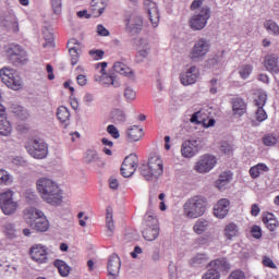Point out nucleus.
I'll list each match as a JSON object with an SVG mask.
<instances>
[{
    "label": "nucleus",
    "instance_id": "obj_1",
    "mask_svg": "<svg viewBox=\"0 0 279 279\" xmlns=\"http://www.w3.org/2000/svg\"><path fill=\"white\" fill-rule=\"evenodd\" d=\"M37 191L40 197L50 206H60L62 204V190L56 181L48 178H40L36 182Z\"/></svg>",
    "mask_w": 279,
    "mask_h": 279
},
{
    "label": "nucleus",
    "instance_id": "obj_2",
    "mask_svg": "<svg viewBox=\"0 0 279 279\" xmlns=\"http://www.w3.org/2000/svg\"><path fill=\"white\" fill-rule=\"evenodd\" d=\"M140 173L147 182H156L165 173L162 158L158 155L150 156L148 163L140 167Z\"/></svg>",
    "mask_w": 279,
    "mask_h": 279
},
{
    "label": "nucleus",
    "instance_id": "obj_3",
    "mask_svg": "<svg viewBox=\"0 0 279 279\" xmlns=\"http://www.w3.org/2000/svg\"><path fill=\"white\" fill-rule=\"evenodd\" d=\"M25 221L36 232H47L50 228L49 220L40 209L31 207L25 210Z\"/></svg>",
    "mask_w": 279,
    "mask_h": 279
},
{
    "label": "nucleus",
    "instance_id": "obj_4",
    "mask_svg": "<svg viewBox=\"0 0 279 279\" xmlns=\"http://www.w3.org/2000/svg\"><path fill=\"white\" fill-rule=\"evenodd\" d=\"M206 198L203 196H193L183 205V215L187 219H198L206 213Z\"/></svg>",
    "mask_w": 279,
    "mask_h": 279
},
{
    "label": "nucleus",
    "instance_id": "obj_5",
    "mask_svg": "<svg viewBox=\"0 0 279 279\" xmlns=\"http://www.w3.org/2000/svg\"><path fill=\"white\" fill-rule=\"evenodd\" d=\"M210 51V39L199 37L190 49L189 58L192 62H202Z\"/></svg>",
    "mask_w": 279,
    "mask_h": 279
},
{
    "label": "nucleus",
    "instance_id": "obj_6",
    "mask_svg": "<svg viewBox=\"0 0 279 279\" xmlns=\"http://www.w3.org/2000/svg\"><path fill=\"white\" fill-rule=\"evenodd\" d=\"M0 77L3 84L12 90H21L23 88V78L19 74H14L13 70L3 68L0 70Z\"/></svg>",
    "mask_w": 279,
    "mask_h": 279
},
{
    "label": "nucleus",
    "instance_id": "obj_7",
    "mask_svg": "<svg viewBox=\"0 0 279 279\" xmlns=\"http://www.w3.org/2000/svg\"><path fill=\"white\" fill-rule=\"evenodd\" d=\"M26 149L29 156H32V158H36L37 160L47 158V154H49V146L43 140H33L31 144L26 146Z\"/></svg>",
    "mask_w": 279,
    "mask_h": 279
},
{
    "label": "nucleus",
    "instance_id": "obj_8",
    "mask_svg": "<svg viewBox=\"0 0 279 279\" xmlns=\"http://www.w3.org/2000/svg\"><path fill=\"white\" fill-rule=\"evenodd\" d=\"M210 19V8L203 7L201 11L192 16L190 20V27L194 32H199L206 27Z\"/></svg>",
    "mask_w": 279,
    "mask_h": 279
},
{
    "label": "nucleus",
    "instance_id": "obj_9",
    "mask_svg": "<svg viewBox=\"0 0 279 279\" xmlns=\"http://www.w3.org/2000/svg\"><path fill=\"white\" fill-rule=\"evenodd\" d=\"M14 193L12 191H7L0 194V208L4 215H14L16 208H19V203L14 202Z\"/></svg>",
    "mask_w": 279,
    "mask_h": 279
},
{
    "label": "nucleus",
    "instance_id": "obj_10",
    "mask_svg": "<svg viewBox=\"0 0 279 279\" xmlns=\"http://www.w3.org/2000/svg\"><path fill=\"white\" fill-rule=\"evenodd\" d=\"M7 53L10 62H12L14 66H20V64H25V62H27V52H25L19 45H11L7 50Z\"/></svg>",
    "mask_w": 279,
    "mask_h": 279
},
{
    "label": "nucleus",
    "instance_id": "obj_11",
    "mask_svg": "<svg viewBox=\"0 0 279 279\" xmlns=\"http://www.w3.org/2000/svg\"><path fill=\"white\" fill-rule=\"evenodd\" d=\"M136 169H138V156L131 154L124 158L121 167V175L123 178H131L136 172Z\"/></svg>",
    "mask_w": 279,
    "mask_h": 279
},
{
    "label": "nucleus",
    "instance_id": "obj_12",
    "mask_svg": "<svg viewBox=\"0 0 279 279\" xmlns=\"http://www.w3.org/2000/svg\"><path fill=\"white\" fill-rule=\"evenodd\" d=\"M217 165V158L213 155H204L195 165V171L198 173H208L211 169H215Z\"/></svg>",
    "mask_w": 279,
    "mask_h": 279
},
{
    "label": "nucleus",
    "instance_id": "obj_13",
    "mask_svg": "<svg viewBox=\"0 0 279 279\" xmlns=\"http://www.w3.org/2000/svg\"><path fill=\"white\" fill-rule=\"evenodd\" d=\"M144 8L148 13L149 21L153 27H158V23H160V13L158 12V7L156 2L151 0H144Z\"/></svg>",
    "mask_w": 279,
    "mask_h": 279
},
{
    "label": "nucleus",
    "instance_id": "obj_14",
    "mask_svg": "<svg viewBox=\"0 0 279 279\" xmlns=\"http://www.w3.org/2000/svg\"><path fill=\"white\" fill-rule=\"evenodd\" d=\"M199 77V69L192 65L186 72L180 74L181 84L183 86H191L197 82Z\"/></svg>",
    "mask_w": 279,
    "mask_h": 279
},
{
    "label": "nucleus",
    "instance_id": "obj_15",
    "mask_svg": "<svg viewBox=\"0 0 279 279\" xmlns=\"http://www.w3.org/2000/svg\"><path fill=\"white\" fill-rule=\"evenodd\" d=\"M107 269L109 271V279L119 278V272L121 271V258H119V255L112 254L109 257Z\"/></svg>",
    "mask_w": 279,
    "mask_h": 279
},
{
    "label": "nucleus",
    "instance_id": "obj_16",
    "mask_svg": "<svg viewBox=\"0 0 279 279\" xmlns=\"http://www.w3.org/2000/svg\"><path fill=\"white\" fill-rule=\"evenodd\" d=\"M199 151V143L197 141H185L181 145V156L183 158H193Z\"/></svg>",
    "mask_w": 279,
    "mask_h": 279
},
{
    "label": "nucleus",
    "instance_id": "obj_17",
    "mask_svg": "<svg viewBox=\"0 0 279 279\" xmlns=\"http://www.w3.org/2000/svg\"><path fill=\"white\" fill-rule=\"evenodd\" d=\"M207 266L211 270L217 271L219 274V276H221V274H228V271H230V269L232 268V266L230 265L228 259L225 257L214 259V260L209 262Z\"/></svg>",
    "mask_w": 279,
    "mask_h": 279
},
{
    "label": "nucleus",
    "instance_id": "obj_18",
    "mask_svg": "<svg viewBox=\"0 0 279 279\" xmlns=\"http://www.w3.org/2000/svg\"><path fill=\"white\" fill-rule=\"evenodd\" d=\"M230 213V201L228 198L219 199L218 203L214 206V215L218 219H226Z\"/></svg>",
    "mask_w": 279,
    "mask_h": 279
},
{
    "label": "nucleus",
    "instance_id": "obj_19",
    "mask_svg": "<svg viewBox=\"0 0 279 279\" xmlns=\"http://www.w3.org/2000/svg\"><path fill=\"white\" fill-rule=\"evenodd\" d=\"M94 80L95 82H99L101 86H113L114 88H119V86H121V83L117 81V76H114L113 74L109 75L102 73L100 76L96 75Z\"/></svg>",
    "mask_w": 279,
    "mask_h": 279
},
{
    "label": "nucleus",
    "instance_id": "obj_20",
    "mask_svg": "<svg viewBox=\"0 0 279 279\" xmlns=\"http://www.w3.org/2000/svg\"><path fill=\"white\" fill-rule=\"evenodd\" d=\"M137 50L138 54L136 56V60L137 62H143V59L147 58V56H149L151 52V47L149 46L147 39L140 38L137 40Z\"/></svg>",
    "mask_w": 279,
    "mask_h": 279
},
{
    "label": "nucleus",
    "instance_id": "obj_21",
    "mask_svg": "<svg viewBox=\"0 0 279 279\" xmlns=\"http://www.w3.org/2000/svg\"><path fill=\"white\" fill-rule=\"evenodd\" d=\"M31 257L36 263H47V250L41 245H36L31 248Z\"/></svg>",
    "mask_w": 279,
    "mask_h": 279
},
{
    "label": "nucleus",
    "instance_id": "obj_22",
    "mask_svg": "<svg viewBox=\"0 0 279 279\" xmlns=\"http://www.w3.org/2000/svg\"><path fill=\"white\" fill-rule=\"evenodd\" d=\"M106 10V0H92L90 12L94 19H99Z\"/></svg>",
    "mask_w": 279,
    "mask_h": 279
},
{
    "label": "nucleus",
    "instance_id": "obj_23",
    "mask_svg": "<svg viewBox=\"0 0 279 279\" xmlns=\"http://www.w3.org/2000/svg\"><path fill=\"white\" fill-rule=\"evenodd\" d=\"M113 71L120 75H124V77H129V80H134V71L123 62H116L113 64Z\"/></svg>",
    "mask_w": 279,
    "mask_h": 279
},
{
    "label": "nucleus",
    "instance_id": "obj_24",
    "mask_svg": "<svg viewBox=\"0 0 279 279\" xmlns=\"http://www.w3.org/2000/svg\"><path fill=\"white\" fill-rule=\"evenodd\" d=\"M126 29L132 35L141 34V29H143V17L135 16L128 23Z\"/></svg>",
    "mask_w": 279,
    "mask_h": 279
},
{
    "label": "nucleus",
    "instance_id": "obj_25",
    "mask_svg": "<svg viewBox=\"0 0 279 279\" xmlns=\"http://www.w3.org/2000/svg\"><path fill=\"white\" fill-rule=\"evenodd\" d=\"M264 64L267 71H270L271 73H279L278 56L276 54L266 56Z\"/></svg>",
    "mask_w": 279,
    "mask_h": 279
},
{
    "label": "nucleus",
    "instance_id": "obj_26",
    "mask_svg": "<svg viewBox=\"0 0 279 279\" xmlns=\"http://www.w3.org/2000/svg\"><path fill=\"white\" fill-rule=\"evenodd\" d=\"M232 110L235 117H243L247 112V105H245L243 99L235 98L233 99Z\"/></svg>",
    "mask_w": 279,
    "mask_h": 279
},
{
    "label": "nucleus",
    "instance_id": "obj_27",
    "mask_svg": "<svg viewBox=\"0 0 279 279\" xmlns=\"http://www.w3.org/2000/svg\"><path fill=\"white\" fill-rule=\"evenodd\" d=\"M208 260H210V258H208L207 254L198 253L190 259V265L191 267H206Z\"/></svg>",
    "mask_w": 279,
    "mask_h": 279
},
{
    "label": "nucleus",
    "instance_id": "obj_28",
    "mask_svg": "<svg viewBox=\"0 0 279 279\" xmlns=\"http://www.w3.org/2000/svg\"><path fill=\"white\" fill-rule=\"evenodd\" d=\"M126 135L130 143H136V141H141V138H143V129H138V126L133 125L126 131Z\"/></svg>",
    "mask_w": 279,
    "mask_h": 279
},
{
    "label": "nucleus",
    "instance_id": "obj_29",
    "mask_svg": "<svg viewBox=\"0 0 279 279\" xmlns=\"http://www.w3.org/2000/svg\"><path fill=\"white\" fill-rule=\"evenodd\" d=\"M223 234L228 241H232L234 236H239V225L234 222H230L227 226H225Z\"/></svg>",
    "mask_w": 279,
    "mask_h": 279
},
{
    "label": "nucleus",
    "instance_id": "obj_30",
    "mask_svg": "<svg viewBox=\"0 0 279 279\" xmlns=\"http://www.w3.org/2000/svg\"><path fill=\"white\" fill-rule=\"evenodd\" d=\"M269 171V167L265 163H257L256 166L251 167L250 169V175L253 178V180H256V178H260L263 173H267Z\"/></svg>",
    "mask_w": 279,
    "mask_h": 279
},
{
    "label": "nucleus",
    "instance_id": "obj_31",
    "mask_svg": "<svg viewBox=\"0 0 279 279\" xmlns=\"http://www.w3.org/2000/svg\"><path fill=\"white\" fill-rule=\"evenodd\" d=\"M160 234V229L158 227H146L143 230V236L145 241H156Z\"/></svg>",
    "mask_w": 279,
    "mask_h": 279
},
{
    "label": "nucleus",
    "instance_id": "obj_32",
    "mask_svg": "<svg viewBox=\"0 0 279 279\" xmlns=\"http://www.w3.org/2000/svg\"><path fill=\"white\" fill-rule=\"evenodd\" d=\"M110 119L112 123L119 125V123H125L128 116H125V111L121 109H113L110 113Z\"/></svg>",
    "mask_w": 279,
    "mask_h": 279
},
{
    "label": "nucleus",
    "instance_id": "obj_33",
    "mask_svg": "<svg viewBox=\"0 0 279 279\" xmlns=\"http://www.w3.org/2000/svg\"><path fill=\"white\" fill-rule=\"evenodd\" d=\"M263 221L266 228L270 230V232H274V230L278 228V220H276V217L271 213H268L265 216H263Z\"/></svg>",
    "mask_w": 279,
    "mask_h": 279
},
{
    "label": "nucleus",
    "instance_id": "obj_34",
    "mask_svg": "<svg viewBox=\"0 0 279 279\" xmlns=\"http://www.w3.org/2000/svg\"><path fill=\"white\" fill-rule=\"evenodd\" d=\"M54 267H57L60 276H62L63 278H66V276L71 274V267L64 260H61V259L54 260Z\"/></svg>",
    "mask_w": 279,
    "mask_h": 279
},
{
    "label": "nucleus",
    "instance_id": "obj_35",
    "mask_svg": "<svg viewBox=\"0 0 279 279\" xmlns=\"http://www.w3.org/2000/svg\"><path fill=\"white\" fill-rule=\"evenodd\" d=\"M2 232L7 239H16V226L12 222H5L2 226Z\"/></svg>",
    "mask_w": 279,
    "mask_h": 279
},
{
    "label": "nucleus",
    "instance_id": "obj_36",
    "mask_svg": "<svg viewBox=\"0 0 279 279\" xmlns=\"http://www.w3.org/2000/svg\"><path fill=\"white\" fill-rule=\"evenodd\" d=\"M208 226H210L208 220L201 218L195 222L193 230L196 234H204L208 230Z\"/></svg>",
    "mask_w": 279,
    "mask_h": 279
},
{
    "label": "nucleus",
    "instance_id": "obj_37",
    "mask_svg": "<svg viewBox=\"0 0 279 279\" xmlns=\"http://www.w3.org/2000/svg\"><path fill=\"white\" fill-rule=\"evenodd\" d=\"M85 165H95V162H99V155L95 149H87L84 157Z\"/></svg>",
    "mask_w": 279,
    "mask_h": 279
},
{
    "label": "nucleus",
    "instance_id": "obj_38",
    "mask_svg": "<svg viewBox=\"0 0 279 279\" xmlns=\"http://www.w3.org/2000/svg\"><path fill=\"white\" fill-rule=\"evenodd\" d=\"M57 118L61 123H66V121H69V119L71 118V112L69 111V108L60 106L57 109Z\"/></svg>",
    "mask_w": 279,
    "mask_h": 279
},
{
    "label": "nucleus",
    "instance_id": "obj_39",
    "mask_svg": "<svg viewBox=\"0 0 279 279\" xmlns=\"http://www.w3.org/2000/svg\"><path fill=\"white\" fill-rule=\"evenodd\" d=\"M145 227L146 228H158V219L151 211H147L144 216Z\"/></svg>",
    "mask_w": 279,
    "mask_h": 279
},
{
    "label": "nucleus",
    "instance_id": "obj_40",
    "mask_svg": "<svg viewBox=\"0 0 279 279\" xmlns=\"http://www.w3.org/2000/svg\"><path fill=\"white\" fill-rule=\"evenodd\" d=\"M265 29L268 32V34H274V36H279V26L278 23H276L272 20H267L264 23Z\"/></svg>",
    "mask_w": 279,
    "mask_h": 279
},
{
    "label": "nucleus",
    "instance_id": "obj_41",
    "mask_svg": "<svg viewBox=\"0 0 279 279\" xmlns=\"http://www.w3.org/2000/svg\"><path fill=\"white\" fill-rule=\"evenodd\" d=\"M0 134L1 136H9V134H12V125L7 119L0 120Z\"/></svg>",
    "mask_w": 279,
    "mask_h": 279
},
{
    "label": "nucleus",
    "instance_id": "obj_42",
    "mask_svg": "<svg viewBox=\"0 0 279 279\" xmlns=\"http://www.w3.org/2000/svg\"><path fill=\"white\" fill-rule=\"evenodd\" d=\"M124 98L130 104L136 99V90L134 87L126 85L124 88Z\"/></svg>",
    "mask_w": 279,
    "mask_h": 279
},
{
    "label": "nucleus",
    "instance_id": "obj_43",
    "mask_svg": "<svg viewBox=\"0 0 279 279\" xmlns=\"http://www.w3.org/2000/svg\"><path fill=\"white\" fill-rule=\"evenodd\" d=\"M69 53L71 56V64L75 66L77 62H80V48L78 47H70Z\"/></svg>",
    "mask_w": 279,
    "mask_h": 279
},
{
    "label": "nucleus",
    "instance_id": "obj_44",
    "mask_svg": "<svg viewBox=\"0 0 279 279\" xmlns=\"http://www.w3.org/2000/svg\"><path fill=\"white\" fill-rule=\"evenodd\" d=\"M24 197L27 204H36L38 199V195H36V191L28 189L24 192Z\"/></svg>",
    "mask_w": 279,
    "mask_h": 279
},
{
    "label": "nucleus",
    "instance_id": "obj_45",
    "mask_svg": "<svg viewBox=\"0 0 279 279\" xmlns=\"http://www.w3.org/2000/svg\"><path fill=\"white\" fill-rule=\"evenodd\" d=\"M4 27H8L11 29V32H14V34L19 33V22L15 17H10L9 20H5Z\"/></svg>",
    "mask_w": 279,
    "mask_h": 279
},
{
    "label": "nucleus",
    "instance_id": "obj_46",
    "mask_svg": "<svg viewBox=\"0 0 279 279\" xmlns=\"http://www.w3.org/2000/svg\"><path fill=\"white\" fill-rule=\"evenodd\" d=\"M44 38L46 40L45 44H43L44 48L47 47H53V34H51L48 29L43 31Z\"/></svg>",
    "mask_w": 279,
    "mask_h": 279
},
{
    "label": "nucleus",
    "instance_id": "obj_47",
    "mask_svg": "<svg viewBox=\"0 0 279 279\" xmlns=\"http://www.w3.org/2000/svg\"><path fill=\"white\" fill-rule=\"evenodd\" d=\"M265 104H267V93L262 92L255 99V106H257V108H265Z\"/></svg>",
    "mask_w": 279,
    "mask_h": 279
},
{
    "label": "nucleus",
    "instance_id": "obj_48",
    "mask_svg": "<svg viewBox=\"0 0 279 279\" xmlns=\"http://www.w3.org/2000/svg\"><path fill=\"white\" fill-rule=\"evenodd\" d=\"M263 143L264 145H266V147H274V145L278 143V138H276V136L274 135L268 134L263 137Z\"/></svg>",
    "mask_w": 279,
    "mask_h": 279
},
{
    "label": "nucleus",
    "instance_id": "obj_49",
    "mask_svg": "<svg viewBox=\"0 0 279 279\" xmlns=\"http://www.w3.org/2000/svg\"><path fill=\"white\" fill-rule=\"evenodd\" d=\"M239 73L242 80H247V77H250V75L252 74V65H243L242 68H240Z\"/></svg>",
    "mask_w": 279,
    "mask_h": 279
},
{
    "label": "nucleus",
    "instance_id": "obj_50",
    "mask_svg": "<svg viewBox=\"0 0 279 279\" xmlns=\"http://www.w3.org/2000/svg\"><path fill=\"white\" fill-rule=\"evenodd\" d=\"M107 132L110 136H112V138H121V133H119V129H117L114 124H109L107 126Z\"/></svg>",
    "mask_w": 279,
    "mask_h": 279
},
{
    "label": "nucleus",
    "instance_id": "obj_51",
    "mask_svg": "<svg viewBox=\"0 0 279 279\" xmlns=\"http://www.w3.org/2000/svg\"><path fill=\"white\" fill-rule=\"evenodd\" d=\"M221 275L218 271L210 268L203 275L202 279H220Z\"/></svg>",
    "mask_w": 279,
    "mask_h": 279
},
{
    "label": "nucleus",
    "instance_id": "obj_52",
    "mask_svg": "<svg viewBox=\"0 0 279 279\" xmlns=\"http://www.w3.org/2000/svg\"><path fill=\"white\" fill-rule=\"evenodd\" d=\"M0 184H12V177L5 170H0Z\"/></svg>",
    "mask_w": 279,
    "mask_h": 279
},
{
    "label": "nucleus",
    "instance_id": "obj_53",
    "mask_svg": "<svg viewBox=\"0 0 279 279\" xmlns=\"http://www.w3.org/2000/svg\"><path fill=\"white\" fill-rule=\"evenodd\" d=\"M266 119H267V112L265 111V109H263V107H258L256 111V120L259 123H263V121H266Z\"/></svg>",
    "mask_w": 279,
    "mask_h": 279
},
{
    "label": "nucleus",
    "instance_id": "obj_54",
    "mask_svg": "<svg viewBox=\"0 0 279 279\" xmlns=\"http://www.w3.org/2000/svg\"><path fill=\"white\" fill-rule=\"evenodd\" d=\"M13 112L17 114V117H21V119H24V121L29 119V111H27V109H23V107H17V110H14Z\"/></svg>",
    "mask_w": 279,
    "mask_h": 279
},
{
    "label": "nucleus",
    "instance_id": "obj_55",
    "mask_svg": "<svg viewBox=\"0 0 279 279\" xmlns=\"http://www.w3.org/2000/svg\"><path fill=\"white\" fill-rule=\"evenodd\" d=\"M51 5L54 14H60L62 12V0H51Z\"/></svg>",
    "mask_w": 279,
    "mask_h": 279
},
{
    "label": "nucleus",
    "instance_id": "obj_56",
    "mask_svg": "<svg viewBox=\"0 0 279 279\" xmlns=\"http://www.w3.org/2000/svg\"><path fill=\"white\" fill-rule=\"evenodd\" d=\"M105 54L104 50H89V56H92L93 60H101Z\"/></svg>",
    "mask_w": 279,
    "mask_h": 279
},
{
    "label": "nucleus",
    "instance_id": "obj_57",
    "mask_svg": "<svg viewBox=\"0 0 279 279\" xmlns=\"http://www.w3.org/2000/svg\"><path fill=\"white\" fill-rule=\"evenodd\" d=\"M264 267H269L270 269H276V264L274 263V259L269 256H264L262 260Z\"/></svg>",
    "mask_w": 279,
    "mask_h": 279
},
{
    "label": "nucleus",
    "instance_id": "obj_58",
    "mask_svg": "<svg viewBox=\"0 0 279 279\" xmlns=\"http://www.w3.org/2000/svg\"><path fill=\"white\" fill-rule=\"evenodd\" d=\"M228 279H245V272H243V270H234L232 271Z\"/></svg>",
    "mask_w": 279,
    "mask_h": 279
},
{
    "label": "nucleus",
    "instance_id": "obj_59",
    "mask_svg": "<svg viewBox=\"0 0 279 279\" xmlns=\"http://www.w3.org/2000/svg\"><path fill=\"white\" fill-rule=\"evenodd\" d=\"M251 232L254 239H260L263 236V231L258 226H253Z\"/></svg>",
    "mask_w": 279,
    "mask_h": 279
},
{
    "label": "nucleus",
    "instance_id": "obj_60",
    "mask_svg": "<svg viewBox=\"0 0 279 279\" xmlns=\"http://www.w3.org/2000/svg\"><path fill=\"white\" fill-rule=\"evenodd\" d=\"M76 82L78 86H86V84H88V77L84 74H80L76 76Z\"/></svg>",
    "mask_w": 279,
    "mask_h": 279
},
{
    "label": "nucleus",
    "instance_id": "obj_61",
    "mask_svg": "<svg viewBox=\"0 0 279 279\" xmlns=\"http://www.w3.org/2000/svg\"><path fill=\"white\" fill-rule=\"evenodd\" d=\"M220 151L222 154H230V151H232V145H230L228 142H223L220 145Z\"/></svg>",
    "mask_w": 279,
    "mask_h": 279
},
{
    "label": "nucleus",
    "instance_id": "obj_62",
    "mask_svg": "<svg viewBox=\"0 0 279 279\" xmlns=\"http://www.w3.org/2000/svg\"><path fill=\"white\" fill-rule=\"evenodd\" d=\"M106 226L108 230V236H112L114 233V220H106Z\"/></svg>",
    "mask_w": 279,
    "mask_h": 279
},
{
    "label": "nucleus",
    "instance_id": "obj_63",
    "mask_svg": "<svg viewBox=\"0 0 279 279\" xmlns=\"http://www.w3.org/2000/svg\"><path fill=\"white\" fill-rule=\"evenodd\" d=\"M169 276L170 279H178V268L173 264L169 265Z\"/></svg>",
    "mask_w": 279,
    "mask_h": 279
},
{
    "label": "nucleus",
    "instance_id": "obj_64",
    "mask_svg": "<svg viewBox=\"0 0 279 279\" xmlns=\"http://www.w3.org/2000/svg\"><path fill=\"white\" fill-rule=\"evenodd\" d=\"M97 34L98 36H110V31L100 24L97 26Z\"/></svg>",
    "mask_w": 279,
    "mask_h": 279
}]
</instances>
